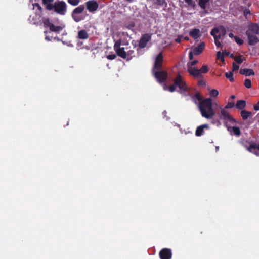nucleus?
I'll return each instance as SVG.
<instances>
[{"instance_id": "48", "label": "nucleus", "mask_w": 259, "mask_h": 259, "mask_svg": "<svg viewBox=\"0 0 259 259\" xmlns=\"http://www.w3.org/2000/svg\"><path fill=\"white\" fill-rule=\"evenodd\" d=\"M243 14L245 16H246L248 14H250V11L248 9H245L243 11Z\"/></svg>"}, {"instance_id": "33", "label": "nucleus", "mask_w": 259, "mask_h": 259, "mask_svg": "<svg viewBox=\"0 0 259 259\" xmlns=\"http://www.w3.org/2000/svg\"><path fill=\"white\" fill-rule=\"evenodd\" d=\"M244 84L246 88L250 89L251 87V80L249 79H246L244 80Z\"/></svg>"}, {"instance_id": "52", "label": "nucleus", "mask_w": 259, "mask_h": 259, "mask_svg": "<svg viewBox=\"0 0 259 259\" xmlns=\"http://www.w3.org/2000/svg\"><path fill=\"white\" fill-rule=\"evenodd\" d=\"M213 38H214V40L215 41H218V39H220L221 38V37L220 35H219L218 34V35H217V36H214Z\"/></svg>"}, {"instance_id": "27", "label": "nucleus", "mask_w": 259, "mask_h": 259, "mask_svg": "<svg viewBox=\"0 0 259 259\" xmlns=\"http://www.w3.org/2000/svg\"><path fill=\"white\" fill-rule=\"evenodd\" d=\"M209 0H199L198 5L202 9H205L206 8V5L208 3Z\"/></svg>"}, {"instance_id": "31", "label": "nucleus", "mask_w": 259, "mask_h": 259, "mask_svg": "<svg viewBox=\"0 0 259 259\" xmlns=\"http://www.w3.org/2000/svg\"><path fill=\"white\" fill-rule=\"evenodd\" d=\"M122 45V41L121 39H118L117 40L114 45V50H116L118 48H121L120 46Z\"/></svg>"}, {"instance_id": "1", "label": "nucleus", "mask_w": 259, "mask_h": 259, "mask_svg": "<svg viewBox=\"0 0 259 259\" xmlns=\"http://www.w3.org/2000/svg\"><path fill=\"white\" fill-rule=\"evenodd\" d=\"M199 109L202 116L206 119H211L215 114L210 98H207L201 101L199 104Z\"/></svg>"}, {"instance_id": "4", "label": "nucleus", "mask_w": 259, "mask_h": 259, "mask_svg": "<svg viewBox=\"0 0 259 259\" xmlns=\"http://www.w3.org/2000/svg\"><path fill=\"white\" fill-rule=\"evenodd\" d=\"M221 108L220 113L219 114V117L220 119L223 120L225 126L228 125V122L231 124L236 123L235 119L229 114V112L224 108Z\"/></svg>"}, {"instance_id": "46", "label": "nucleus", "mask_w": 259, "mask_h": 259, "mask_svg": "<svg viewBox=\"0 0 259 259\" xmlns=\"http://www.w3.org/2000/svg\"><path fill=\"white\" fill-rule=\"evenodd\" d=\"M201 78L200 79H199L198 81V84L199 85H205V82H204V80L202 79Z\"/></svg>"}, {"instance_id": "44", "label": "nucleus", "mask_w": 259, "mask_h": 259, "mask_svg": "<svg viewBox=\"0 0 259 259\" xmlns=\"http://www.w3.org/2000/svg\"><path fill=\"white\" fill-rule=\"evenodd\" d=\"M116 56L115 54H110L107 56V58L109 60H114L116 58Z\"/></svg>"}, {"instance_id": "29", "label": "nucleus", "mask_w": 259, "mask_h": 259, "mask_svg": "<svg viewBox=\"0 0 259 259\" xmlns=\"http://www.w3.org/2000/svg\"><path fill=\"white\" fill-rule=\"evenodd\" d=\"M219 29V35L221 36V37H223L226 35V29L223 26H220L219 28H217Z\"/></svg>"}, {"instance_id": "11", "label": "nucleus", "mask_w": 259, "mask_h": 259, "mask_svg": "<svg viewBox=\"0 0 259 259\" xmlns=\"http://www.w3.org/2000/svg\"><path fill=\"white\" fill-rule=\"evenodd\" d=\"M188 72L194 77L197 78H203V75L200 73V70L195 67L188 68Z\"/></svg>"}, {"instance_id": "47", "label": "nucleus", "mask_w": 259, "mask_h": 259, "mask_svg": "<svg viewBox=\"0 0 259 259\" xmlns=\"http://www.w3.org/2000/svg\"><path fill=\"white\" fill-rule=\"evenodd\" d=\"M185 2L189 5V6H194L193 0H185Z\"/></svg>"}, {"instance_id": "17", "label": "nucleus", "mask_w": 259, "mask_h": 259, "mask_svg": "<svg viewBox=\"0 0 259 259\" xmlns=\"http://www.w3.org/2000/svg\"><path fill=\"white\" fill-rule=\"evenodd\" d=\"M54 0H42V3L45 6L46 10L49 11L53 10V5L52 3Z\"/></svg>"}, {"instance_id": "19", "label": "nucleus", "mask_w": 259, "mask_h": 259, "mask_svg": "<svg viewBox=\"0 0 259 259\" xmlns=\"http://www.w3.org/2000/svg\"><path fill=\"white\" fill-rule=\"evenodd\" d=\"M247 150L250 152H252L256 155H257L256 152L254 151L255 150H259V144L257 145L255 143H253L250 145V146L247 148Z\"/></svg>"}, {"instance_id": "42", "label": "nucleus", "mask_w": 259, "mask_h": 259, "mask_svg": "<svg viewBox=\"0 0 259 259\" xmlns=\"http://www.w3.org/2000/svg\"><path fill=\"white\" fill-rule=\"evenodd\" d=\"M242 56H235L234 57L235 61L238 64H240L243 62V59L241 58Z\"/></svg>"}, {"instance_id": "23", "label": "nucleus", "mask_w": 259, "mask_h": 259, "mask_svg": "<svg viewBox=\"0 0 259 259\" xmlns=\"http://www.w3.org/2000/svg\"><path fill=\"white\" fill-rule=\"evenodd\" d=\"M251 114L252 113L251 112L245 110H242L240 112L241 116L243 120H246Z\"/></svg>"}, {"instance_id": "15", "label": "nucleus", "mask_w": 259, "mask_h": 259, "mask_svg": "<svg viewBox=\"0 0 259 259\" xmlns=\"http://www.w3.org/2000/svg\"><path fill=\"white\" fill-rule=\"evenodd\" d=\"M226 126L227 128L228 131L230 132L231 134V132H233L234 134L236 136H238L240 135L241 132L239 127L237 126H230L228 125H227Z\"/></svg>"}, {"instance_id": "18", "label": "nucleus", "mask_w": 259, "mask_h": 259, "mask_svg": "<svg viewBox=\"0 0 259 259\" xmlns=\"http://www.w3.org/2000/svg\"><path fill=\"white\" fill-rule=\"evenodd\" d=\"M246 105V101L243 100H238L235 105V107L239 110L244 109Z\"/></svg>"}, {"instance_id": "59", "label": "nucleus", "mask_w": 259, "mask_h": 259, "mask_svg": "<svg viewBox=\"0 0 259 259\" xmlns=\"http://www.w3.org/2000/svg\"><path fill=\"white\" fill-rule=\"evenodd\" d=\"M167 88L168 87L166 85H165L164 87V90H166Z\"/></svg>"}, {"instance_id": "39", "label": "nucleus", "mask_w": 259, "mask_h": 259, "mask_svg": "<svg viewBox=\"0 0 259 259\" xmlns=\"http://www.w3.org/2000/svg\"><path fill=\"white\" fill-rule=\"evenodd\" d=\"M234 106V103L233 102H228L227 105L225 106L224 109L226 110L229 108H232Z\"/></svg>"}, {"instance_id": "20", "label": "nucleus", "mask_w": 259, "mask_h": 259, "mask_svg": "<svg viewBox=\"0 0 259 259\" xmlns=\"http://www.w3.org/2000/svg\"><path fill=\"white\" fill-rule=\"evenodd\" d=\"M131 47L126 48V53L127 54V60H131L133 57L135 56V53L134 50H131Z\"/></svg>"}, {"instance_id": "13", "label": "nucleus", "mask_w": 259, "mask_h": 259, "mask_svg": "<svg viewBox=\"0 0 259 259\" xmlns=\"http://www.w3.org/2000/svg\"><path fill=\"white\" fill-rule=\"evenodd\" d=\"M209 128V125L207 124H204L199 126L197 127L195 132V135L197 136H201L203 135L204 132V129H208Z\"/></svg>"}, {"instance_id": "3", "label": "nucleus", "mask_w": 259, "mask_h": 259, "mask_svg": "<svg viewBox=\"0 0 259 259\" xmlns=\"http://www.w3.org/2000/svg\"><path fill=\"white\" fill-rule=\"evenodd\" d=\"M179 88L178 92L181 94L185 93L188 90V87L186 82L183 80L182 76L179 73L174 80V84L170 85L168 90L170 92L176 91V88Z\"/></svg>"}, {"instance_id": "28", "label": "nucleus", "mask_w": 259, "mask_h": 259, "mask_svg": "<svg viewBox=\"0 0 259 259\" xmlns=\"http://www.w3.org/2000/svg\"><path fill=\"white\" fill-rule=\"evenodd\" d=\"M225 77L228 79L230 82H232L234 81V79L233 78V73L232 72H229L225 73Z\"/></svg>"}, {"instance_id": "25", "label": "nucleus", "mask_w": 259, "mask_h": 259, "mask_svg": "<svg viewBox=\"0 0 259 259\" xmlns=\"http://www.w3.org/2000/svg\"><path fill=\"white\" fill-rule=\"evenodd\" d=\"M162 63H158L154 62L152 72H155L156 70H162Z\"/></svg>"}, {"instance_id": "62", "label": "nucleus", "mask_w": 259, "mask_h": 259, "mask_svg": "<svg viewBox=\"0 0 259 259\" xmlns=\"http://www.w3.org/2000/svg\"><path fill=\"white\" fill-rule=\"evenodd\" d=\"M55 39H56L57 40H59V38L58 37H56L55 38Z\"/></svg>"}, {"instance_id": "61", "label": "nucleus", "mask_w": 259, "mask_h": 259, "mask_svg": "<svg viewBox=\"0 0 259 259\" xmlns=\"http://www.w3.org/2000/svg\"><path fill=\"white\" fill-rule=\"evenodd\" d=\"M126 1H128V2H132L133 0H126Z\"/></svg>"}, {"instance_id": "14", "label": "nucleus", "mask_w": 259, "mask_h": 259, "mask_svg": "<svg viewBox=\"0 0 259 259\" xmlns=\"http://www.w3.org/2000/svg\"><path fill=\"white\" fill-rule=\"evenodd\" d=\"M125 49L126 48L124 47L117 49L116 50H115L117 55L124 59H126L127 54L126 53Z\"/></svg>"}, {"instance_id": "40", "label": "nucleus", "mask_w": 259, "mask_h": 259, "mask_svg": "<svg viewBox=\"0 0 259 259\" xmlns=\"http://www.w3.org/2000/svg\"><path fill=\"white\" fill-rule=\"evenodd\" d=\"M217 58L218 59H220L221 61H224V57L223 54L221 52L219 51L217 52Z\"/></svg>"}, {"instance_id": "58", "label": "nucleus", "mask_w": 259, "mask_h": 259, "mask_svg": "<svg viewBox=\"0 0 259 259\" xmlns=\"http://www.w3.org/2000/svg\"><path fill=\"white\" fill-rule=\"evenodd\" d=\"M184 39L186 40H189V38L188 36H186V37H184Z\"/></svg>"}, {"instance_id": "63", "label": "nucleus", "mask_w": 259, "mask_h": 259, "mask_svg": "<svg viewBox=\"0 0 259 259\" xmlns=\"http://www.w3.org/2000/svg\"><path fill=\"white\" fill-rule=\"evenodd\" d=\"M216 148L217 150H218L219 149V147H218V146H217V147H216V148Z\"/></svg>"}, {"instance_id": "30", "label": "nucleus", "mask_w": 259, "mask_h": 259, "mask_svg": "<svg viewBox=\"0 0 259 259\" xmlns=\"http://www.w3.org/2000/svg\"><path fill=\"white\" fill-rule=\"evenodd\" d=\"M163 57L162 53H159L156 56L155 62L158 63H162Z\"/></svg>"}, {"instance_id": "49", "label": "nucleus", "mask_w": 259, "mask_h": 259, "mask_svg": "<svg viewBox=\"0 0 259 259\" xmlns=\"http://www.w3.org/2000/svg\"><path fill=\"white\" fill-rule=\"evenodd\" d=\"M253 109L255 111H258L259 110V101L257 103V104L254 105Z\"/></svg>"}, {"instance_id": "51", "label": "nucleus", "mask_w": 259, "mask_h": 259, "mask_svg": "<svg viewBox=\"0 0 259 259\" xmlns=\"http://www.w3.org/2000/svg\"><path fill=\"white\" fill-rule=\"evenodd\" d=\"M181 39L182 37L179 36L175 39V41L177 43H180L181 41Z\"/></svg>"}, {"instance_id": "9", "label": "nucleus", "mask_w": 259, "mask_h": 259, "mask_svg": "<svg viewBox=\"0 0 259 259\" xmlns=\"http://www.w3.org/2000/svg\"><path fill=\"white\" fill-rule=\"evenodd\" d=\"M151 39V36L150 34L148 33L143 34L139 41V47L140 49L144 48L146 47L148 42Z\"/></svg>"}, {"instance_id": "2", "label": "nucleus", "mask_w": 259, "mask_h": 259, "mask_svg": "<svg viewBox=\"0 0 259 259\" xmlns=\"http://www.w3.org/2000/svg\"><path fill=\"white\" fill-rule=\"evenodd\" d=\"M250 45H254L259 42L257 35L259 34V25L256 23H251L248 26L246 32Z\"/></svg>"}, {"instance_id": "41", "label": "nucleus", "mask_w": 259, "mask_h": 259, "mask_svg": "<svg viewBox=\"0 0 259 259\" xmlns=\"http://www.w3.org/2000/svg\"><path fill=\"white\" fill-rule=\"evenodd\" d=\"M219 32V29L217 28H213L211 30L210 32V34L213 37L217 36V34H218Z\"/></svg>"}, {"instance_id": "22", "label": "nucleus", "mask_w": 259, "mask_h": 259, "mask_svg": "<svg viewBox=\"0 0 259 259\" xmlns=\"http://www.w3.org/2000/svg\"><path fill=\"white\" fill-rule=\"evenodd\" d=\"M190 35L194 39H197L200 36V30L198 29H193L190 32Z\"/></svg>"}, {"instance_id": "38", "label": "nucleus", "mask_w": 259, "mask_h": 259, "mask_svg": "<svg viewBox=\"0 0 259 259\" xmlns=\"http://www.w3.org/2000/svg\"><path fill=\"white\" fill-rule=\"evenodd\" d=\"M234 40L239 45H241L243 44V40L237 36L234 37Z\"/></svg>"}, {"instance_id": "21", "label": "nucleus", "mask_w": 259, "mask_h": 259, "mask_svg": "<svg viewBox=\"0 0 259 259\" xmlns=\"http://www.w3.org/2000/svg\"><path fill=\"white\" fill-rule=\"evenodd\" d=\"M78 38L80 39H87L89 38V34L85 30H81L78 32Z\"/></svg>"}, {"instance_id": "32", "label": "nucleus", "mask_w": 259, "mask_h": 259, "mask_svg": "<svg viewBox=\"0 0 259 259\" xmlns=\"http://www.w3.org/2000/svg\"><path fill=\"white\" fill-rule=\"evenodd\" d=\"M198 62V61L197 60L188 62L187 63V69L190 68H193L194 67H193V66H194L195 65H196Z\"/></svg>"}, {"instance_id": "6", "label": "nucleus", "mask_w": 259, "mask_h": 259, "mask_svg": "<svg viewBox=\"0 0 259 259\" xmlns=\"http://www.w3.org/2000/svg\"><path fill=\"white\" fill-rule=\"evenodd\" d=\"M84 10V6L83 5H80L72 11L71 17L75 22H78L83 19V17H81L78 15L82 13Z\"/></svg>"}, {"instance_id": "16", "label": "nucleus", "mask_w": 259, "mask_h": 259, "mask_svg": "<svg viewBox=\"0 0 259 259\" xmlns=\"http://www.w3.org/2000/svg\"><path fill=\"white\" fill-rule=\"evenodd\" d=\"M241 74L244 75L246 76L254 75V72L252 69H241L239 71Z\"/></svg>"}, {"instance_id": "8", "label": "nucleus", "mask_w": 259, "mask_h": 259, "mask_svg": "<svg viewBox=\"0 0 259 259\" xmlns=\"http://www.w3.org/2000/svg\"><path fill=\"white\" fill-rule=\"evenodd\" d=\"M87 9L91 13H94L99 8V4L95 0H90L85 3Z\"/></svg>"}, {"instance_id": "45", "label": "nucleus", "mask_w": 259, "mask_h": 259, "mask_svg": "<svg viewBox=\"0 0 259 259\" xmlns=\"http://www.w3.org/2000/svg\"><path fill=\"white\" fill-rule=\"evenodd\" d=\"M239 66L234 62L232 64V71H236L239 69Z\"/></svg>"}, {"instance_id": "26", "label": "nucleus", "mask_w": 259, "mask_h": 259, "mask_svg": "<svg viewBox=\"0 0 259 259\" xmlns=\"http://www.w3.org/2000/svg\"><path fill=\"white\" fill-rule=\"evenodd\" d=\"M192 100L195 103H197V101H198L199 103L203 101L202 98L200 96V95L198 93L195 94L192 97Z\"/></svg>"}, {"instance_id": "53", "label": "nucleus", "mask_w": 259, "mask_h": 259, "mask_svg": "<svg viewBox=\"0 0 259 259\" xmlns=\"http://www.w3.org/2000/svg\"><path fill=\"white\" fill-rule=\"evenodd\" d=\"M215 44L218 47H221L222 46L221 43L219 41H215Z\"/></svg>"}, {"instance_id": "5", "label": "nucleus", "mask_w": 259, "mask_h": 259, "mask_svg": "<svg viewBox=\"0 0 259 259\" xmlns=\"http://www.w3.org/2000/svg\"><path fill=\"white\" fill-rule=\"evenodd\" d=\"M53 10L58 14L64 15L67 12V5L63 1L55 2L53 5Z\"/></svg>"}, {"instance_id": "37", "label": "nucleus", "mask_w": 259, "mask_h": 259, "mask_svg": "<svg viewBox=\"0 0 259 259\" xmlns=\"http://www.w3.org/2000/svg\"><path fill=\"white\" fill-rule=\"evenodd\" d=\"M219 94V92L215 89H212L210 92V95L213 97H217Z\"/></svg>"}, {"instance_id": "43", "label": "nucleus", "mask_w": 259, "mask_h": 259, "mask_svg": "<svg viewBox=\"0 0 259 259\" xmlns=\"http://www.w3.org/2000/svg\"><path fill=\"white\" fill-rule=\"evenodd\" d=\"M156 4L160 6H163L164 4L165 5V6L167 5L165 0H156Z\"/></svg>"}, {"instance_id": "57", "label": "nucleus", "mask_w": 259, "mask_h": 259, "mask_svg": "<svg viewBox=\"0 0 259 259\" xmlns=\"http://www.w3.org/2000/svg\"><path fill=\"white\" fill-rule=\"evenodd\" d=\"M235 98V95H232L230 96V98H231V99H234Z\"/></svg>"}, {"instance_id": "60", "label": "nucleus", "mask_w": 259, "mask_h": 259, "mask_svg": "<svg viewBox=\"0 0 259 259\" xmlns=\"http://www.w3.org/2000/svg\"><path fill=\"white\" fill-rule=\"evenodd\" d=\"M136 46H137V45H136V43H135V45H134V49H135Z\"/></svg>"}, {"instance_id": "24", "label": "nucleus", "mask_w": 259, "mask_h": 259, "mask_svg": "<svg viewBox=\"0 0 259 259\" xmlns=\"http://www.w3.org/2000/svg\"><path fill=\"white\" fill-rule=\"evenodd\" d=\"M50 30L52 32H58L59 33L62 30V27L60 26H55L53 24H51L50 27L49 28Z\"/></svg>"}, {"instance_id": "36", "label": "nucleus", "mask_w": 259, "mask_h": 259, "mask_svg": "<svg viewBox=\"0 0 259 259\" xmlns=\"http://www.w3.org/2000/svg\"><path fill=\"white\" fill-rule=\"evenodd\" d=\"M199 70L201 73H206L208 71L207 66L205 65H203Z\"/></svg>"}, {"instance_id": "50", "label": "nucleus", "mask_w": 259, "mask_h": 259, "mask_svg": "<svg viewBox=\"0 0 259 259\" xmlns=\"http://www.w3.org/2000/svg\"><path fill=\"white\" fill-rule=\"evenodd\" d=\"M193 52H190L189 53V58L190 60H192L193 59Z\"/></svg>"}, {"instance_id": "12", "label": "nucleus", "mask_w": 259, "mask_h": 259, "mask_svg": "<svg viewBox=\"0 0 259 259\" xmlns=\"http://www.w3.org/2000/svg\"><path fill=\"white\" fill-rule=\"evenodd\" d=\"M205 46V45L204 42H201L198 46L193 48V51L194 54L195 55H198L200 54L204 50Z\"/></svg>"}, {"instance_id": "10", "label": "nucleus", "mask_w": 259, "mask_h": 259, "mask_svg": "<svg viewBox=\"0 0 259 259\" xmlns=\"http://www.w3.org/2000/svg\"><path fill=\"white\" fill-rule=\"evenodd\" d=\"M159 255L160 259H171V250L167 248H163L160 251Z\"/></svg>"}, {"instance_id": "35", "label": "nucleus", "mask_w": 259, "mask_h": 259, "mask_svg": "<svg viewBox=\"0 0 259 259\" xmlns=\"http://www.w3.org/2000/svg\"><path fill=\"white\" fill-rule=\"evenodd\" d=\"M43 24L45 27H48L49 28L50 27L51 25L52 24V23L50 22L49 18L45 19L43 20Z\"/></svg>"}, {"instance_id": "55", "label": "nucleus", "mask_w": 259, "mask_h": 259, "mask_svg": "<svg viewBox=\"0 0 259 259\" xmlns=\"http://www.w3.org/2000/svg\"><path fill=\"white\" fill-rule=\"evenodd\" d=\"M229 36L230 38H234V37H235V36H234L232 33H230L229 34Z\"/></svg>"}, {"instance_id": "56", "label": "nucleus", "mask_w": 259, "mask_h": 259, "mask_svg": "<svg viewBox=\"0 0 259 259\" xmlns=\"http://www.w3.org/2000/svg\"><path fill=\"white\" fill-rule=\"evenodd\" d=\"M45 39L47 40V41H50L51 40V39L49 38V37L47 36H46L45 37Z\"/></svg>"}, {"instance_id": "54", "label": "nucleus", "mask_w": 259, "mask_h": 259, "mask_svg": "<svg viewBox=\"0 0 259 259\" xmlns=\"http://www.w3.org/2000/svg\"><path fill=\"white\" fill-rule=\"evenodd\" d=\"M36 6L37 7V8L39 10V11H41L42 10V8L40 6L39 4H38V3L36 4Z\"/></svg>"}, {"instance_id": "34", "label": "nucleus", "mask_w": 259, "mask_h": 259, "mask_svg": "<svg viewBox=\"0 0 259 259\" xmlns=\"http://www.w3.org/2000/svg\"><path fill=\"white\" fill-rule=\"evenodd\" d=\"M68 3L72 6H76L78 5L80 0H67Z\"/></svg>"}, {"instance_id": "7", "label": "nucleus", "mask_w": 259, "mask_h": 259, "mask_svg": "<svg viewBox=\"0 0 259 259\" xmlns=\"http://www.w3.org/2000/svg\"><path fill=\"white\" fill-rule=\"evenodd\" d=\"M153 74L157 81L159 83L165 82L167 78V73L164 70H156L152 72Z\"/></svg>"}]
</instances>
